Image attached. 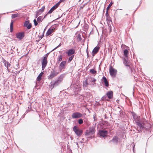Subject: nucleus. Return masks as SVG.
Wrapping results in <instances>:
<instances>
[{"label": "nucleus", "mask_w": 153, "mask_h": 153, "mask_svg": "<svg viewBox=\"0 0 153 153\" xmlns=\"http://www.w3.org/2000/svg\"><path fill=\"white\" fill-rule=\"evenodd\" d=\"M66 73L63 74H61L60 76H59L58 78V79L59 80H61V81L62 82L63 80V79L65 76Z\"/></svg>", "instance_id": "b1692460"}, {"label": "nucleus", "mask_w": 153, "mask_h": 153, "mask_svg": "<svg viewBox=\"0 0 153 153\" xmlns=\"http://www.w3.org/2000/svg\"><path fill=\"white\" fill-rule=\"evenodd\" d=\"M131 114H132L133 118L134 120L139 118V117H140V116H138L137 114L134 112L132 111L131 112Z\"/></svg>", "instance_id": "412c9836"}, {"label": "nucleus", "mask_w": 153, "mask_h": 153, "mask_svg": "<svg viewBox=\"0 0 153 153\" xmlns=\"http://www.w3.org/2000/svg\"><path fill=\"white\" fill-rule=\"evenodd\" d=\"M61 45V43H60L58 46H57V47H56L54 49H53L51 52L54 51V50H55L56 48H58V47H60Z\"/></svg>", "instance_id": "de8ad7c7"}, {"label": "nucleus", "mask_w": 153, "mask_h": 153, "mask_svg": "<svg viewBox=\"0 0 153 153\" xmlns=\"http://www.w3.org/2000/svg\"><path fill=\"white\" fill-rule=\"evenodd\" d=\"M100 47L98 46H96L93 49L92 51V55L93 56H94L99 51Z\"/></svg>", "instance_id": "2eb2a0df"}, {"label": "nucleus", "mask_w": 153, "mask_h": 153, "mask_svg": "<svg viewBox=\"0 0 153 153\" xmlns=\"http://www.w3.org/2000/svg\"><path fill=\"white\" fill-rule=\"evenodd\" d=\"M19 63L17 62H16V66L18 67V68H19Z\"/></svg>", "instance_id": "6e6d98bb"}, {"label": "nucleus", "mask_w": 153, "mask_h": 153, "mask_svg": "<svg viewBox=\"0 0 153 153\" xmlns=\"http://www.w3.org/2000/svg\"><path fill=\"white\" fill-rule=\"evenodd\" d=\"M128 62L126 59L124 58L123 59V64L126 67H128L132 71V69L130 66L128 65Z\"/></svg>", "instance_id": "6ab92c4d"}, {"label": "nucleus", "mask_w": 153, "mask_h": 153, "mask_svg": "<svg viewBox=\"0 0 153 153\" xmlns=\"http://www.w3.org/2000/svg\"><path fill=\"white\" fill-rule=\"evenodd\" d=\"M107 98V96L106 95H105L103 96L101 99V100L102 101H104L105 100H108L106 99Z\"/></svg>", "instance_id": "37998d69"}, {"label": "nucleus", "mask_w": 153, "mask_h": 153, "mask_svg": "<svg viewBox=\"0 0 153 153\" xmlns=\"http://www.w3.org/2000/svg\"><path fill=\"white\" fill-rule=\"evenodd\" d=\"M32 111V110L31 108V105H29V106L28 107V109L26 111L25 113L26 114L28 112L30 111Z\"/></svg>", "instance_id": "72a5a7b5"}, {"label": "nucleus", "mask_w": 153, "mask_h": 153, "mask_svg": "<svg viewBox=\"0 0 153 153\" xmlns=\"http://www.w3.org/2000/svg\"><path fill=\"white\" fill-rule=\"evenodd\" d=\"M18 16V13L13 14L12 15L11 18L12 19H14Z\"/></svg>", "instance_id": "e433bc0d"}, {"label": "nucleus", "mask_w": 153, "mask_h": 153, "mask_svg": "<svg viewBox=\"0 0 153 153\" xmlns=\"http://www.w3.org/2000/svg\"><path fill=\"white\" fill-rule=\"evenodd\" d=\"M102 81L103 82L105 85L106 87H108L109 85L108 82L107 80V78L105 76H103L102 79Z\"/></svg>", "instance_id": "4468645a"}, {"label": "nucleus", "mask_w": 153, "mask_h": 153, "mask_svg": "<svg viewBox=\"0 0 153 153\" xmlns=\"http://www.w3.org/2000/svg\"><path fill=\"white\" fill-rule=\"evenodd\" d=\"M97 105H100V103L99 102H98Z\"/></svg>", "instance_id": "774afa93"}, {"label": "nucleus", "mask_w": 153, "mask_h": 153, "mask_svg": "<svg viewBox=\"0 0 153 153\" xmlns=\"http://www.w3.org/2000/svg\"><path fill=\"white\" fill-rule=\"evenodd\" d=\"M66 63V61H63L61 62L59 66V69L60 72H61L62 70H64L65 69V66Z\"/></svg>", "instance_id": "f8f14e48"}, {"label": "nucleus", "mask_w": 153, "mask_h": 153, "mask_svg": "<svg viewBox=\"0 0 153 153\" xmlns=\"http://www.w3.org/2000/svg\"><path fill=\"white\" fill-rule=\"evenodd\" d=\"M113 91H110L107 92L106 95L109 99H111L113 98Z\"/></svg>", "instance_id": "f3484780"}, {"label": "nucleus", "mask_w": 153, "mask_h": 153, "mask_svg": "<svg viewBox=\"0 0 153 153\" xmlns=\"http://www.w3.org/2000/svg\"><path fill=\"white\" fill-rule=\"evenodd\" d=\"M128 51L127 49H125L124 50V55L126 58H127L128 56Z\"/></svg>", "instance_id": "bb28decb"}, {"label": "nucleus", "mask_w": 153, "mask_h": 153, "mask_svg": "<svg viewBox=\"0 0 153 153\" xmlns=\"http://www.w3.org/2000/svg\"><path fill=\"white\" fill-rule=\"evenodd\" d=\"M59 6L57 5L56 4L55 5L52 7L50 9V10L48 11L47 13V14L51 13L53 12L55 9H56Z\"/></svg>", "instance_id": "dca6fc26"}, {"label": "nucleus", "mask_w": 153, "mask_h": 153, "mask_svg": "<svg viewBox=\"0 0 153 153\" xmlns=\"http://www.w3.org/2000/svg\"><path fill=\"white\" fill-rule=\"evenodd\" d=\"M63 57L62 55H59L58 57V61L59 62H60L62 60Z\"/></svg>", "instance_id": "58836bf2"}, {"label": "nucleus", "mask_w": 153, "mask_h": 153, "mask_svg": "<svg viewBox=\"0 0 153 153\" xmlns=\"http://www.w3.org/2000/svg\"><path fill=\"white\" fill-rule=\"evenodd\" d=\"M83 30L84 31H86L88 29V25L86 23L84 24L83 26Z\"/></svg>", "instance_id": "393cba45"}, {"label": "nucleus", "mask_w": 153, "mask_h": 153, "mask_svg": "<svg viewBox=\"0 0 153 153\" xmlns=\"http://www.w3.org/2000/svg\"><path fill=\"white\" fill-rule=\"evenodd\" d=\"M78 96L80 97L81 99H83L84 96L83 95L79 94H78Z\"/></svg>", "instance_id": "8fccbe9b"}, {"label": "nucleus", "mask_w": 153, "mask_h": 153, "mask_svg": "<svg viewBox=\"0 0 153 153\" xmlns=\"http://www.w3.org/2000/svg\"><path fill=\"white\" fill-rule=\"evenodd\" d=\"M110 30V32L111 31V26H110V27H109Z\"/></svg>", "instance_id": "680f3d73"}, {"label": "nucleus", "mask_w": 153, "mask_h": 153, "mask_svg": "<svg viewBox=\"0 0 153 153\" xmlns=\"http://www.w3.org/2000/svg\"><path fill=\"white\" fill-rule=\"evenodd\" d=\"M96 81V79H95L94 78H93V80H92V82H95Z\"/></svg>", "instance_id": "bf43d9fd"}, {"label": "nucleus", "mask_w": 153, "mask_h": 153, "mask_svg": "<svg viewBox=\"0 0 153 153\" xmlns=\"http://www.w3.org/2000/svg\"><path fill=\"white\" fill-rule=\"evenodd\" d=\"M75 50L74 49H71L66 51L65 53L67 54L68 56H70L74 54L75 53Z\"/></svg>", "instance_id": "ddd939ff"}, {"label": "nucleus", "mask_w": 153, "mask_h": 153, "mask_svg": "<svg viewBox=\"0 0 153 153\" xmlns=\"http://www.w3.org/2000/svg\"><path fill=\"white\" fill-rule=\"evenodd\" d=\"M106 20L108 22H111V18L110 16L106 17Z\"/></svg>", "instance_id": "c03bdc74"}, {"label": "nucleus", "mask_w": 153, "mask_h": 153, "mask_svg": "<svg viewBox=\"0 0 153 153\" xmlns=\"http://www.w3.org/2000/svg\"><path fill=\"white\" fill-rule=\"evenodd\" d=\"M96 131L95 128L94 126L89 127L88 130H86L85 132V136L88 139H92L94 137V135Z\"/></svg>", "instance_id": "f257e3e1"}, {"label": "nucleus", "mask_w": 153, "mask_h": 153, "mask_svg": "<svg viewBox=\"0 0 153 153\" xmlns=\"http://www.w3.org/2000/svg\"><path fill=\"white\" fill-rule=\"evenodd\" d=\"M98 134L100 137H105L108 134V132L104 129L100 130L99 131Z\"/></svg>", "instance_id": "6e6552de"}, {"label": "nucleus", "mask_w": 153, "mask_h": 153, "mask_svg": "<svg viewBox=\"0 0 153 153\" xmlns=\"http://www.w3.org/2000/svg\"><path fill=\"white\" fill-rule=\"evenodd\" d=\"M82 117V114L79 112L73 113L71 115V117L73 119H77L81 118Z\"/></svg>", "instance_id": "0eeeda50"}, {"label": "nucleus", "mask_w": 153, "mask_h": 153, "mask_svg": "<svg viewBox=\"0 0 153 153\" xmlns=\"http://www.w3.org/2000/svg\"><path fill=\"white\" fill-rule=\"evenodd\" d=\"M90 71L91 73L93 74H95L97 73V71L94 69H90Z\"/></svg>", "instance_id": "4c0bfd02"}, {"label": "nucleus", "mask_w": 153, "mask_h": 153, "mask_svg": "<svg viewBox=\"0 0 153 153\" xmlns=\"http://www.w3.org/2000/svg\"><path fill=\"white\" fill-rule=\"evenodd\" d=\"M42 17H43L42 16H40L38 17L37 18V19L36 20L37 21V22H38L40 23V22H41L43 19H42Z\"/></svg>", "instance_id": "cd10ccee"}, {"label": "nucleus", "mask_w": 153, "mask_h": 153, "mask_svg": "<svg viewBox=\"0 0 153 153\" xmlns=\"http://www.w3.org/2000/svg\"><path fill=\"white\" fill-rule=\"evenodd\" d=\"M36 13L35 15V18H37L38 16L39 15H40V13L39 11H38L37 10L36 11Z\"/></svg>", "instance_id": "79ce46f5"}, {"label": "nucleus", "mask_w": 153, "mask_h": 153, "mask_svg": "<svg viewBox=\"0 0 153 153\" xmlns=\"http://www.w3.org/2000/svg\"><path fill=\"white\" fill-rule=\"evenodd\" d=\"M62 15L61 16L59 17H58V18H57L56 20H57V19H58L60 18L61 17H62Z\"/></svg>", "instance_id": "338daca9"}, {"label": "nucleus", "mask_w": 153, "mask_h": 153, "mask_svg": "<svg viewBox=\"0 0 153 153\" xmlns=\"http://www.w3.org/2000/svg\"><path fill=\"white\" fill-rule=\"evenodd\" d=\"M76 145H77L78 148H79V146L78 143H77V142L76 143Z\"/></svg>", "instance_id": "0e129e2a"}, {"label": "nucleus", "mask_w": 153, "mask_h": 153, "mask_svg": "<svg viewBox=\"0 0 153 153\" xmlns=\"http://www.w3.org/2000/svg\"><path fill=\"white\" fill-rule=\"evenodd\" d=\"M44 74L43 72H41L38 75L36 78V80L40 82L42 79V76Z\"/></svg>", "instance_id": "aec40b11"}, {"label": "nucleus", "mask_w": 153, "mask_h": 153, "mask_svg": "<svg viewBox=\"0 0 153 153\" xmlns=\"http://www.w3.org/2000/svg\"><path fill=\"white\" fill-rule=\"evenodd\" d=\"M104 117L105 119H107L108 118V117H107L106 114L104 115Z\"/></svg>", "instance_id": "13d9d810"}, {"label": "nucleus", "mask_w": 153, "mask_h": 153, "mask_svg": "<svg viewBox=\"0 0 153 153\" xmlns=\"http://www.w3.org/2000/svg\"><path fill=\"white\" fill-rule=\"evenodd\" d=\"M64 1V0H60L58 3H56V4L58 6H59L60 5V3L61 2L63 1Z\"/></svg>", "instance_id": "09e8293b"}, {"label": "nucleus", "mask_w": 153, "mask_h": 153, "mask_svg": "<svg viewBox=\"0 0 153 153\" xmlns=\"http://www.w3.org/2000/svg\"><path fill=\"white\" fill-rule=\"evenodd\" d=\"M53 32V31L52 30V29H51V28H49L46 33V36H49Z\"/></svg>", "instance_id": "5701e85b"}, {"label": "nucleus", "mask_w": 153, "mask_h": 153, "mask_svg": "<svg viewBox=\"0 0 153 153\" xmlns=\"http://www.w3.org/2000/svg\"><path fill=\"white\" fill-rule=\"evenodd\" d=\"M38 86V83L36 82V85L35 86V88L37 87Z\"/></svg>", "instance_id": "052dcab7"}, {"label": "nucleus", "mask_w": 153, "mask_h": 153, "mask_svg": "<svg viewBox=\"0 0 153 153\" xmlns=\"http://www.w3.org/2000/svg\"><path fill=\"white\" fill-rule=\"evenodd\" d=\"M86 53H87V57H89L90 56L89 55V53L88 50V48H87L86 50Z\"/></svg>", "instance_id": "3c124183"}, {"label": "nucleus", "mask_w": 153, "mask_h": 153, "mask_svg": "<svg viewBox=\"0 0 153 153\" xmlns=\"http://www.w3.org/2000/svg\"><path fill=\"white\" fill-rule=\"evenodd\" d=\"M73 131L78 137L80 136L82 134L83 131L78 128L77 126H74L73 128Z\"/></svg>", "instance_id": "39448f33"}, {"label": "nucleus", "mask_w": 153, "mask_h": 153, "mask_svg": "<svg viewBox=\"0 0 153 153\" xmlns=\"http://www.w3.org/2000/svg\"><path fill=\"white\" fill-rule=\"evenodd\" d=\"M103 125H107V126H110V123H108V122L107 121H104L103 122ZM104 127H105V126H104Z\"/></svg>", "instance_id": "f704fd0d"}, {"label": "nucleus", "mask_w": 153, "mask_h": 153, "mask_svg": "<svg viewBox=\"0 0 153 153\" xmlns=\"http://www.w3.org/2000/svg\"><path fill=\"white\" fill-rule=\"evenodd\" d=\"M4 62L5 67H6L7 69H8V67H10V63L8 62L7 61L5 60H4Z\"/></svg>", "instance_id": "a878e982"}, {"label": "nucleus", "mask_w": 153, "mask_h": 153, "mask_svg": "<svg viewBox=\"0 0 153 153\" xmlns=\"http://www.w3.org/2000/svg\"><path fill=\"white\" fill-rule=\"evenodd\" d=\"M48 14H47H47L45 15L44 17V18H43V19H44V18H45V17L47 16V15Z\"/></svg>", "instance_id": "e2e57ef3"}, {"label": "nucleus", "mask_w": 153, "mask_h": 153, "mask_svg": "<svg viewBox=\"0 0 153 153\" xmlns=\"http://www.w3.org/2000/svg\"><path fill=\"white\" fill-rule=\"evenodd\" d=\"M24 26L26 27L27 29H29L32 27V24L30 23V21L28 19H26L24 23Z\"/></svg>", "instance_id": "9b49d317"}, {"label": "nucleus", "mask_w": 153, "mask_h": 153, "mask_svg": "<svg viewBox=\"0 0 153 153\" xmlns=\"http://www.w3.org/2000/svg\"><path fill=\"white\" fill-rule=\"evenodd\" d=\"M45 6H43L42 8L39 9V10H38L37 11H39L40 13H43L45 9Z\"/></svg>", "instance_id": "7c9ffc66"}, {"label": "nucleus", "mask_w": 153, "mask_h": 153, "mask_svg": "<svg viewBox=\"0 0 153 153\" xmlns=\"http://www.w3.org/2000/svg\"><path fill=\"white\" fill-rule=\"evenodd\" d=\"M16 38L21 40L25 36L24 32H19L16 33Z\"/></svg>", "instance_id": "9d476101"}, {"label": "nucleus", "mask_w": 153, "mask_h": 153, "mask_svg": "<svg viewBox=\"0 0 153 153\" xmlns=\"http://www.w3.org/2000/svg\"><path fill=\"white\" fill-rule=\"evenodd\" d=\"M134 120L136 125L138 124V123H140L141 122V120L140 118V117H139V118L135 119Z\"/></svg>", "instance_id": "c85d7f7f"}, {"label": "nucleus", "mask_w": 153, "mask_h": 153, "mask_svg": "<svg viewBox=\"0 0 153 153\" xmlns=\"http://www.w3.org/2000/svg\"><path fill=\"white\" fill-rule=\"evenodd\" d=\"M14 23V21L13 20H11V22L10 24V32H12L13 31V24Z\"/></svg>", "instance_id": "4be33fe9"}, {"label": "nucleus", "mask_w": 153, "mask_h": 153, "mask_svg": "<svg viewBox=\"0 0 153 153\" xmlns=\"http://www.w3.org/2000/svg\"><path fill=\"white\" fill-rule=\"evenodd\" d=\"M86 4V3L84 4L83 5H82L80 7V9H82V8H83L84 7H85V6Z\"/></svg>", "instance_id": "864d4df0"}, {"label": "nucleus", "mask_w": 153, "mask_h": 153, "mask_svg": "<svg viewBox=\"0 0 153 153\" xmlns=\"http://www.w3.org/2000/svg\"><path fill=\"white\" fill-rule=\"evenodd\" d=\"M118 138L117 136L113 137L112 139L109 141V142H112L113 143L117 144L118 142Z\"/></svg>", "instance_id": "a211bd4d"}, {"label": "nucleus", "mask_w": 153, "mask_h": 153, "mask_svg": "<svg viewBox=\"0 0 153 153\" xmlns=\"http://www.w3.org/2000/svg\"><path fill=\"white\" fill-rule=\"evenodd\" d=\"M88 84L87 82V79H86L85 81L83 82V87H86L88 85Z\"/></svg>", "instance_id": "ea45409f"}, {"label": "nucleus", "mask_w": 153, "mask_h": 153, "mask_svg": "<svg viewBox=\"0 0 153 153\" xmlns=\"http://www.w3.org/2000/svg\"><path fill=\"white\" fill-rule=\"evenodd\" d=\"M56 25L54 24L52 25L50 28H51V29H52V30L53 31V30L55 29L56 28Z\"/></svg>", "instance_id": "a19ab883"}, {"label": "nucleus", "mask_w": 153, "mask_h": 153, "mask_svg": "<svg viewBox=\"0 0 153 153\" xmlns=\"http://www.w3.org/2000/svg\"><path fill=\"white\" fill-rule=\"evenodd\" d=\"M70 56L68 60V63H69L71 61L74 57V55H72Z\"/></svg>", "instance_id": "c756f323"}, {"label": "nucleus", "mask_w": 153, "mask_h": 153, "mask_svg": "<svg viewBox=\"0 0 153 153\" xmlns=\"http://www.w3.org/2000/svg\"><path fill=\"white\" fill-rule=\"evenodd\" d=\"M105 15L106 16V17L108 16H109V14L108 13V10H106V13H105Z\"/></svg>", "instance_id": "603ef678"}, {"label": "nucleus", "mask_w": 153, "mask_h": 153, "mask_svg": "<svg viewBox=\"0 0 153 153\" xmlns=\"http://www.w3.org/2000/svg\"><path fill=\"white\" fill-rule=\"evenodd\" d=\"M45 30H46V28L44 29V30L42 33H44H44H45Z\"/></svg>", "instance_id": "69168bd1"}, {"label": "nucleus", "mask_w": 153, "mask_h": 153, "mask_svg": "<svg viewBox=\"0 0 153 153\" xmlns=\"http://www.w3.org/2000/svg\"><path fill=\"white\" fill-rule=\"evenodd\" d=\"M144 124L143 122H141L140 123H138V124L136 125L137 127L139 128V130H138L139 132L140 131L142 132L145 133V131H147V128L144 127Z\"/></svg>", "instance_id": "7ed1b4c3"}, {"label": "nucleus", "mask_w": 153, "mask_h": 153, "mask_svg": "<svg viewBox=\"0 0 153 153\" xmlns=\"http://www.w3.org/2000/svg\"><path fill=\"white\" fill-rule=\"evenodd\" d=\"M61 82V80H59L58 79L56 80L54 83H53L52 82H51L50 84L51 88L52 89L54 87L58 86Z\"/></svg>", "instance_id": "1a4fd4ad"}, {"label": "nucleus", "mask_w": 153, "mask_h": 153, "mask_svg": "<svg viewBox=\"0 0 153 153\" xmlns=\"http://www.w3.org/2000/svg\"><path fill=\"white\" fill-rule=\"evenodd\" d=\"M77 39H79V41H81L82 40V38L80 34H79L77 36Z\"/></svg>", "instance_id": "49530a36"}, {"label": "nucleus", "mask_w": 153, "mask_h": 153, "mask_svg": "<svg viewBox=\"0 0 153 153\" xmlns=\"http://www.w3.org/2000/svg\"><path fill=\"white\" fill-rule=\"evenodd\" d=\"M109 70V73L111 76L113 77H115L117 73V70L111 66L110 67Z\"/></svg>", "instance_id": "423d86ee"}, {"label": "nucleus", "mask_w": 153, "mask_h": 153, "mask_svg": "<svg viewBox=\"0 0 153 153\" xmlns=\"http://www.w3.org/2000/svg\"><path fill=\"white\" fill-rule=\"evenodd\" d=\"M34 25L35 26H37L38 25V22L36 19H34L33 21Z\"/></svg>", "instance_id": "a18cd8bd"}, {"label": "nucleus", "mask_w": 153, "mask_h": 153, "mask_svg": "<svg viewBox=\"0 0 153 153\" xmlns=\"http://www.w3.org/2000/svg\"><path fill=\"white\" fill-rule=\"evenodd\" d=\"M50 52L47 53L45 54L43 57V59H42V70H44L46 67L48 63L47 58Z\"/></svg>", "instance_id": "f03ea898"}, {"label": "nucleus", "mask_w": 153, "mask_h": 153, "mask_svg": "<svg viewBox=\"0 0 153 153\" xmlns=\"http://www.w3.org/2000/svg\"><path fill=\"white\" fill-rule=\"evenodd\" d=\"M39 37V39L38 40H36V42H39L40 40L42 39L44 37V33H42V35L40 36H38Z\"/></svg>", "instance_id": "473e14b6"}, {"label": "nucleus", "mask_w": 153, "mask_h": 153, "mask_svg": "<svg viewBox=\"0 0 153 153\" xmlns=\"http://www.w3.org/2000/svg\"><path fill=\"white\" fill-rule=\"evenodd\" d=\"M56 66L53 68L51 72V74L48 76V78L49 79H51L55 76H56L59 74V72L57 71L55 69Z\"/></svg>", "instance_id": "20e7f679"}, {"label": "nucleus", "mask_w": 153, "mask_h": 153, "mask_svg": "<svg viewBox=\"0 0 153 153\" xmlns=\"http://www.w3.org/2000/svg\"><path fill=\"white\" fill-rule=\"evenodd\" d=\"M94 121H95L97 120V118L95 116H94Z\"/></svg>", "instance_id": "4d7b16f0"}, {"label": "nucleus", "mask_w": 153, "mask_h": 153, "mask_svg": "<svg viewBox=\"0 0 153 153\" xmlns=\"http://www.w3.org/2000/svg\"><path fill=\"white\" fill-rule=\"evenodd\" d=\"M142 3V0H141L140 1V4L139 5V6H138V7H137V9L136 10H137L138 8V7L140 6V5H141V3Z\"/></svg>", "instance_id": "5fc2aeb1"}, {"label": "nucleus", "mask_w": 153, "mask_h": 153, "mask_svg": "<svg viewBox=\"0 0 153 153\" xmlns=\"http://www.w3.org/2000/svg\"><path fill=\"white\" fill-rule=\"evenodd\" d=\"M78 123L79 125H82L83 123V120L82 119L80 118L78 120Z\"/></svg>", "instance_id": "2f4dec72"}, {"label": "nucleus", "mask_w": 153, "mask_h": 153, "mask_svg": "<svg viewBox=\"0 0 153 153\" xmlns=\"http://www.w3.org/2000/svg\"><path fill=\"white\" fill-rule=\"evenodd\" d=\"M113 4V3L112 1H111L109 3L108 7L106 8V10H108L109 8L111 7V6Z\"/></svg>", "instance_id": "c9c22d12"}]
</instances>
